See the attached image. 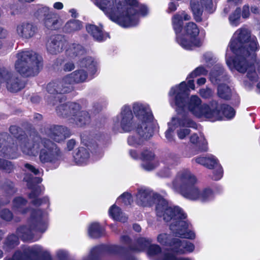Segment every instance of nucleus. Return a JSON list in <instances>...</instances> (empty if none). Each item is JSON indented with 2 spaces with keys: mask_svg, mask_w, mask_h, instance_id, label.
I'll return each mask as SVG.
<instances>
[{
  "mask_svg": "<svg viewBox=\"0 0 260 260\" xmlns=\"http://www.w3.org/2000/svg\"><path fill=\"white\" fill-rule=\"evenodd\" d=\"M96 4L112 21L124 27L137 25L139 14L144 16L147 12L136 0H96Z\"/></svg>",
  "mask_w": 260,
  "mask_h": 260,
  "instance_id": "obj_3",
  "label": "nucleus"
},
{
  "mask_svg": "<svg viewBox=\"0 0 260 260\" xmlns=\"http://www.w3.org/2000/svg\"><path fill=\"white\" fill-rule=\"evenodd\" d=\"M136 198L137 204L141 206H151L155 203L157 216L166 222H171L170 229L175 236L190 239L195 238V233L188 230L189 223L185 220L186 215L180 208L170 206L161 196L146 189L139 190Z\"/></svg>",
  "mask_w": 260,
  "mask_h": 260,
  "instance_id": "obj_1",
  "label": "nucleus"
},
{
  "mask_svg": "<svg viewBox=\"0 0 260 260\" xmlns=\"http://www.w3.org/2000/svg\"><path fill=\"white\" fill-rule=\"evenodd\" d=\"M229 47L236 55L235 59L232 60L227 58L226 54V62L229 68L231 70L235 69L241 73L247 71V77L251 81H256L257 76L252 66L255 59V51L258 49L256 38H251L247 29L239 28L234 33Z\"/></svg>",
  "mask_w": 260,
  "mask_h": 260,
  "instance_id": "obj_2",
  "label": "nucleus"
},
{
  "mask_svg": "<svg viewBox=\"0 0 260 260\" xmlns=\"http://www.w3.org/2000/svg\"><path fill=\"white\" fill-rule=\"evenodd\" d=\"M184 31L187 37H189V40L185 37H177L178 43L183 48L190 50L194 46H199V42L196 38L199 34V29L196 24L190 22L186 23L184 28Z\"/></svg>",
  "mask_w": 260,
  "mask_h": 260,
  "instance_id": "obj_12",
  "label": "nucleus"
},
{
  "mask_svg": "<svg viewBox=\"0 0 260 260\" xmlns=\"http://www.w3.org/2000/svg\"><path fill=\"white\" fill-rule=\"evenodd\" d=\"M0 169L10 173L14 170V165L11 161L0 158Z\"/></svg>",
  "mask_w": 260,
  "mask_h": 260,
  "instance_id": "obj_51",
  "label": "nucleus"
},
{
  "mask_svg": "<svg viewBox=\"0 0 260 260\" xmlns=\"http://www.w3.org/2000/svg\"><path fill=\"white\" fill-rule=\"evenodd\" d=\"M44 26L48 29L55 30L62 24L61 20L58 14L51 12L43 19Z\"/></svg>",
  "mask_w": 260,
  "mask_h": 260,
  "instance_id": "obj_22",
  "label": "nucleus"
},
{
  "mask_svg": "<svg viewBox=\"0 0 260 260\" xmlns=\"http://www.w3.org/2000/svg\"><path fill=\"white\" fill-rule=\"evenodd\" d=\"M79 66L82 69L77 70L68 75V76H70L73 83H80L86 81L88 74L83 68L86 69L91 75L94 74L96 71L95 62L90 57H86L81 59L79 61Z\"/></svg>",
  "mask_w": 260,
  "mask_h": 260,
  "instance_id": "obj_11",
  "label": "nucleus"
},
{
  "mask_svg": "<svg viewBox=\"0 0 260 260\" xmlns=\"http://www.w3.org/2000/svg\"><path fill=\"white\" fill-rule=\"evenodd\" d=\"M19 143L25 154L36 156L40 151L39 159L42 163L58 165L61 158V152L56 145L39 136H30L29 138L23 136L19 140Z\"/></svg>",
  "mask_w": 260,
  "mask_h": 260,
  "instance_id": "obj_5",
  "label": "nucleus"
},
{
  "mask_svg": "<svg viewBox=\"0 0 260 260\" xmlns=\"http://www.w3.org/2000/svg\"><path fill=\"white\" fill-rule=\"evenodd\" d=\"M133 111L139 121L137 123V131L142 136L150 138L153 134L152 121L153 116L149 106L144 104L136 103L133 105Z\"/></svg>",
  "mask_w": 260,
  "mask_h": 260,
  "instance_id": "obj_8",
  "label": "nucleus"
},
{
  "mask_svg": "<svg viewBox=\"0 0 260 260\" xmlns=\"http://www.w3.org/2000/svg\"><path fill=\"white\" fill-rule=\"evenodd\" d=\"M46 90L52 96L48 100L50 104L55 105L61 103L62 98L60 95L68 93L73 90V83L70 76L67 75L61 80L52 82L48 84Z\"/></svg>",
  "mask_w": 260,
  "mask_h": 260,
  "instance_id": "obj_9",
  "label": "nucleus"
},
{
  "mask_svg": "<svg viewBox=\"0 0 260 260\" xmlns=\"http://www.w3.org/2000/svg\"><path fill=\"white\" fill-rule=\"evenodd\" d=\"M110 215L114 219L120 222H125L127 217L123 213L121 209L115 205H113L109 210Z\"/></svg>",
  "mask_w": 260,
  "mask_h": 260,
  "instance_id": "obj_29",
  "label": "nucleus"
},
{
  "mask_svg": "<svg viewBox=\"0 0 260 260\" xmlns=\"http://www.w3.org/2000/svg\"><path fill=\"white\" fill-rule=\"evenodd\" d=\"M186 90L185 82H182L178 86L172 87L169 92L170 97L175 96L171 100V105L172 107H176L178 113L187 107L197 117L208 119L212 121L220 119L221 114L217 110L216 102H212L210 105H202L201 100L198 96L192 95L186 103L184 100Z\"/></svg>",
  "mask_w": 260,
  "mask_h": 260,
  "instance_id": "obj_4",
  "label": "nucleus"
},
{
  "mask_svg": "<svg viewBox=\"0 0 260 260\" xmlns=\"http://www.w3.org/2000/svg\"><path fill=\"white\" fill-rule=\"evenodd\" d=\"M90 116L88 112L85 111H78L74 116H72L70 119V122L75 123L78 126H83L89 123Z\"/></svg>",
  "mask_w": 260,
  "mask_h": 260,
  "instance_id": "obj_23",
  "label": "nucleus"
},
{
  "mask_svg": "<svg viewBox=\"0 0 260 260\" xmlns=\"http://www.w3.org/2000/svg\"><path fill=\"white\" fill-rule=\"evenodd\" d=\"M27 202V201L22 197H16L13 201L12 209L16 214L24 215L28 210L26 207Z\"/></svg>",
  "mask_w": 260,
  "mask_h": 260,
  "instance_id": "obj_25",
  "label": "nucleus"
},
{
  "mask_svg": "<svg viewBox=\"0 0 260 260\" xmlns=\"http://www.w3.org/2000/svg\"><path fill=\"white\" fill-rule=\"evenodd\" d=\"M162 260H190L187 258L177 257L171 253H166L164 255Z\"/></svg>",
  "mask_w": 260,
  "mask_h": 260,
  "instance_id": "obj_59",
  "label": "nucleus"
},
{
  "mask_svg": "<svg viewBox=\"0 0 260 260\" xmlns=\"http://www.w3.org/2000/svg\"><path fill=\"white\" fill-rule=\"evenodd\" d=\"M241 10L240 8H236L234 12L229 16V21L230 24L234 26H237L239 24L240 18Z\"/></svg>",
  "mask_w": 260,
  "mask_h": 260,
  "instance_id": "obj_47",
  "label": "nucleus"
},
{
  "mask_svg": "<svg viewBox=\"0 0 260 260\" xmlns=\"http://www.w3.org/2000/svg\"><path fill=\"white\" fill-rule=\"evenodd\" d=\"M118 201H121L124 205H130L133 201L131 194L127 192L123 193L118 199Z\"/></svg>",
  "mask_w": 260,
  "mask_h": 260,
  "instance_id": "obj_55",
  "label": "nucleus"
},
{
  "mask_svg": "<svg viewBox=\"0 0 260 260\" xmlns=\"http://www.w3.org/2000/svg\"><path fill=\"white\" fill-rule=\"evenodd\" d=\"M75 68L74 64L72 62H67L63 66V70L66 72H69Z\"/></svg>",
  "mask_w": 260,
  "mask_h": 260,
  "instance_id": "obj_64",
  "label": "nucleus"
},
{
  "mask_svg": "<svg viewBox=\"0 0 260 260\" xmlns=\"http://www.w3.org/2000/svg\"><path fill=\"white\" fill-rule=\"evenodd\" d=\"M16 148L15 147H4L0 151V156L14 158L16 157Z\"/></svg>",
  "mask_w": 260,
  "mask_h": 260,
  "instance_id": "obj_46",
  "label": "nucleus"
},
{
  "mask_svg": "<svg viewBox=\"0 0 260 260\" xmlns=\"http://www.w3.org/2000/svg\"><path fill=\"white\" fill-rule=\"evenodd\" d=\"M142 158L145 162L142 164V167L146 171H151L158 166V161L155 158L154 154L148 150L144 151L141 154Z\"/></svg>",
  "mask_w": 260,
  "mask_h": 260,
  "instance_id": "obj_21",
  "label": "nucleus"
},
{
  "mask_svg": "<svg viewBox=\"0 0 260 260\" xmlns=\"http://www.w3.org/2000/svg\"><path fill=\"white\" fill-rule=\"evenodd\" d=\"M80 109V107L78 104L69 103L58 106L56 112L59 116L67 118L70 121L71 117L74 116Z\"/></svg>",
  "mask_w": 260,
  "mask_h": 260,
  "instance_id": "obj_19",
  "label": "nucleus"
},
{
  "mask_svg": "<svg viewBox=\"0 0 260 260\" xmlns=\"http://www.w3.org/2000/svg\"><path fill=\"white\" fill-rule=\"evenodd\" d=\"M218 94L222 99L228 100L231 96V90L225 84H221L218 87Z\"/></svg>",
  "mask_w": 260,
  "mask_h": 260,
  "instance_id": "obj_43",
  "label": "nucleus"
},
{
  "mask_svg": "<svg viewBox=\"0 0 260 260\" xmlns=\"http://www.w3.org/2000/svg\"><path fill=\"white\" fill-rule=\"evenodd\" d=\"M214 198L213 191L208 188H206L200 191L198 201L202 202H207L212 200Z\"/></svg>",
  "mask_w": 260,
  "mask_h": 260,
  "instance_id": "obj_36",
  "label": "nucleus"
},
{
  "mask_svg": "<svg viewBox=\"0 0 260 260\" xmlns=\"http://www.w3.org/2000/svg\"><path fill=\"white\" fill-rule=\"evenodd\" d=\"M250 14L249 7L247 5H245L243 7L242 16L244 18H247L249 17Z\"/></svg>",
  "mask_w": 260,
  "mask_h": 260,
  "instance_id": "obj_63",
  "label": "nucleus"
},
{
  "mask_svg": "<svg viewBox=\"0 0 260 260\" xmlns=\"http://www.w3.org/2000/svg\"><path fill=\"white\" fill-rule=\"evenodd\" d=\"M24 166L27 169L33 173L35 175H38L40 173L39 169H36L35 167L29 164H25Z\"/></svg>",
  "mask_w": 260,
  "mask_h": 260,
  "instance_id": "obj_62",
  "label": "nucleus"
},
{
  "mask_svg": "<svg viewBox=\"0 0 260 260\" xmlns=\"http://www.w3.org/2000/svg\"><path fill=\"white\" fill-rule=\"evenodd\" d=\"M173 168H170V167L164 165V168L161 169L158 172V175L162 177H169L171 174V170Z\"/></svg>",
  "mask_w": 260,
  "mask_h": 260,
  "instance_id": "obj_58",
  "label": "nucleus"
},
{
  "mask_svg": "<svg viewBox=\"0 0 260 260\" xmlns=\"http://www.w3.org/2000/svg\"><path fill=\"white\" fill-rule=\"evenodd\" d=\"M200 189L196 184L181 190L180 193L185 198L191 201H198Z\"/></svg>",
  "mask_w": 260,
  "mask_h": 260,
  "instance_id": "obj_26",
  "label": "nucleus"
},
{
  "mask_svg": "<svg viewBox=\"0 0 260 260\" xmlns=\"http://www.w3.org/2000/svg\"><path fill=\"white\" fill-rule=\"evenodd\" d=\"M0 217L6 221H10L13 218L12 212L8 209H4L0 212Z\"/></svg>",
  "mask_w": 260,
  "mask_h": 260,
  "instance_id": "obj_53",
  "label": "nucleus"
},
{
  "mask_svg": "<svg viewBox=\"0 0 260 260\" xmlns=\"http://www.w3.org/2000/svg\"><path fill=\"white\" fill-rule=\"evenodd\" d=\"M148 253L151 256H156L158 254H160L161 256V260H162L164 255L166 253H170L167 252L162 254L161 253V248L160 247V246L156 244H152L149 246L148 248Z\"/></svg>",
  "mask_w": 260,
  "mask_h": 260,
  "instance_id": "obj_49",
  "label": "nucleus"
},
{
  "mask_svg": "<svg viewBox=\"0 0 260 260\" xmlns=\"http://www.w3.org/2000/svg\"><path fill=\"white\" fill-rule=\"evenodd\" d=\"M48 136L56 142L64 141L69 136V132L66 127L60 125L51 126L48 133Z\"/></svg>",
  "mask_w": 260,
  "mask_h": 260,
  "instance_id": "obj_20",
  "label": "nucleus"
},
{
  "mask_svg": "<svg viewBox=\"0 0 260 260\" xmlns=\"http://www.w3.org/2000/svg\"><path fill=\"white\" fill-rule=\"evenodd\" d=\"M3 189L9 194H13L16 191L14 188L13 183L11 181L6 182L3 186Z\"/></svg>",
  "mask_w": 260,
  "mask_h": 260,
  "instance_id": "obj_57",
  "label": "nucleus"
},
{
  "mask_svg": "<svg viewBox=\"0 0 260 260\" xmlns=\"http://www.w3.org/2000/svg\"><path fill=\"white\" fill-rule=\"evenodd\" d=\"M82 27V22L78 20H72L68 22L64 27V30L67 32H72L80 30Z\"/></svg>",
  "mask_w": 260,
  "mask_h": 260,
  "instance_id": "obj_34",
  "label": "nucleus"
},
{
  "mask_svg": "<svg viewBox=\"0 0 260 260\" xmlns=\"http://www.w3.org/2000/svg\"><path fill=\"white\" fill-rule=\"evenodd\" d=\"M136 131H137V127H136ZM136 132L141 138H138V136L132 135L129 136L127 139L128 144L136 147L141 145L143 143L144 140L148 139L142 136L137 131Z\"/></svg>",
  "mask_w": 260,
  "mask_h": 260,
  "instance_id": "obj_41",
  "label": "nucleus"
},
{
  "mask_svg": "<svg viewBox=\"0 0 260 260\" xmlns=\"http://www.w3.org/2000/svg\"><path fill=\"white\" fill-rule=\"evenodd\" d=\"M196 162L202 165L209 169H211L214 165L209 164L208 162H212L213 164H216L217 159L213 156L210 157H199L194 159Z\"/></svg>",
  "mask_w": 260,
  "mask_h": 260,
  "instance_id": "obj_40",
  "label": "nucleus"
},
{
  "mask_svg": "<svg viewBox=\"0 0 260 260\" xmlns=\"http://www.w3.org/2000/svg\"><path fill=\"white\" fill-rule=\"evenodd\" d=\"M89 156V154L87 150L85 148L81 147L74 155V158L76 163L78 165H83L86 162Z\"/></svg>",
  "mask_w": 260,
  "mask_h": 260,
  "instance_id": "obj_28",
  "label": "nucleus"
},
{
  "mask_svg": "<svg viewBox=\"0 0 260 260\" xmlns=\"http://www.w3.org/2000/svg\"><path fill=\"white\" fill-rule=\"evenodd\" d=\"M185 127V126H179V128L177 131V136L180 139H184L190 133V129L187 128H184ZM186 127H187L186 126Z\"/></svg>",
  "mask_w": 260,
  "mask_h": 260,
  "instance_id": "obj_54",
  "label": "nucleus"
},
{
  "mask_svg": "<svg viewBox=\"0 0 260 260\" xmlns=\"http://www.w3.org/2000/svg\"><path fill=\"white\" fill-rule=\"evenodd\" d=\"M16 71L24 77L34 76L42 68V58L33 51H22L17 54Z\"/></svg>",
  "mask_w": 260,
  "mask_h": 260,
  "instance_id": "obj_6",
  "label": "nucleus"
},
{
  "mask_svg": "<svg viewBox=\"0 0 260 260\" xmlns=\"http://www.w3.org/2000/svg\"><path fill=\"white\" fill-rule=\"evenodd\" d=\"M66 44V41L61 36H52L46 44L47 51L51 54H57L63 51Z\"/></svg>",
  "mask_w": 260,
  "mask_h": 260,
  "instance_id": "obj_18",
  "label": "nucleus"
},
{
  "mask_svg": "<svg viewBox=\"0 0 260 260\" xmlns=\"http://www.w3.org/2000/svg\"><path fill=\"white\" fill-rule=\"evenodd\" d=\"M218 108L217 110L220 112L221 114V118L218 120H221L222 119V115L223 114L225 117L229 119H231L233 118L235 114V111L234 109L228 106L225 105H219L217 103Z\"/></svg>",
  "mask_w": 260,
  "mask_h": 260,
  "instance_id": "obj_31",
  "label": "nucleus"
},
{
  "mask_svg": "<svg viewBox=\"0 0 260 260\" xmlns=\"http://www.w3.org/2000/svg\"><path fill=\"white\" fill-rule=\"evenodd\" d=\"M104 229L98 223H92L88 228L89 235L92 238H99L104 234Z\"/></svg>",
  "mask_w": 260,
  "mask_h": 260,
  "instance_id": "obj_30",
  "label": "nucleus"
},
{
  "mask_svg": "<svg viewBox=\"0 0 260 260\" xmlns=\"http://www.w3.org/2000/svg\"><path fill=\"white\" fill-rule=\"evenodd\" d=\"M152 242L151 239L140 238L137 239L136 244L132 247L133 250L141 251L147 247Z\"/></svg>",
  "mask_w": 260,
  "mask_h": 260,
  "instance_id": "obj_33",
  "label": "nucleus"
},
{
  "mask_svg": "<svg viewBox=\"0 0 260 260\" xmlns=\"http://www.w3.org/2000/svg\"><path fill=\"white\" fill-rule=\"evenodd\" d=\"M200 94L202 97L205 99L209 98L212 95V92L209 88L201 89L200 90Z\"/></svg>",
  "mask_w": 260,
  "mask_h": 260,
  "instance_id": "obj_60",
  "label": "nucleus"
},
{
  "mask_svg": "<svg viewBox=\"0 0 260 260\" xmlns=\"http://www.w3.org/2000/svg\"><path fill=\"white\" fill-rule=\"evenodd\" d=\"M22 79L6 68L0 69V90L6 89L9 92L16 93L25 87Z\"/></svg>",
  "mask_w": 260,
  "mask_h": 260,
  "instance_id": "obj_10",
  "label": "nucleus"
},
{
  "mask_svg": "<svg viewBox=\"0 0 260 260\" xmlns=\"http://www.w3.org/2000/svg\"><path fill=\"white\" fill-rule=\"evenodd\" d=\"M180 161V157L176 154L171 153L167 156L163 161L164 165L174 168Z\"/></svg>",
  "mask_w": 260,
  "mask_h": 260,
  "instance_id": "obj_37",
  "label": "nucleus"
},
{
  "mask_svg": "<svg viewBox=\"0 0 260 260\" xmlns=\"http://www.w3.org/2000/svg\"><path fill=\"white\" fill-rule=\"evenodd\" d=\"M30 227L21 226L17 229V234L23 241L33 239L34 232H44L47 229V214L40 209L34 210L29 220Z\"/></svg>",
  "mask_w": 260,
  "mask_h": 260,
  "instance_id": "obj_7",
  "label": "nucleus"
},
{
  "mask_svg": "<svg viewBox=\"0 0 260 260\" xmlns=\"http://www.w3.org/2000/svg\"><path fill=\"white\" fill-rule=\"evenodd\" d=\"M174 245L173 251L179 253L192 252L194 249V245L186 240L176 239L173 242Z\"/></svg>",
  "mask_w": 260,
  "mask_h": 260,
  "instance_id": "obj_24",
  "label": "nucleus"
},
{
  "mask_svg": "<svg viewBox=\"0 0 260 260\" xmlns=\"http://www.w3.org/2000/svg\"><path fill=\"white\" fill-rule=\"evenodd\" d=\"M197 179L196 176L187 169L180 171L173 182V185L176 189L181 190L196 184Z\"/></svg>",
  "mask_w": 260,
  "mask_h": 260,
  "instance_id": "obj_14",
  "label": "nucleus"
},
{
  "mask_svg": "<svg viewBox=\"0 0 260 260\" xmlns=\"http://www.w3.org/2000/svg\"><path fill=\"white\" fill-rule=\"evenodd\" d=\"M190 5L194 18L197 22L202 21L203 9L209 13H212L215 10L213 0H200V4L190 0Z\"/></svg>",
  "mask_w": 260,
  "mask_h": 260,
  "instance_id": "obj_16",
  "label": "nucleus"
},
{
  "mask_svg": "<svg viewBox=\"0 0 260 260\" xmlns=\"http://www.w3.org/2000/svg\"><path fill=\"white\" fill-rule=\"evenodd\" d=\"M24 166L27 169L33 173L35 175H38L40 173L39 169H36L35 167L29 164H25Z\"/></svg>",
  "mask_w": 260,
  "mask_h": 260,
  "instance_id": "obj_61",
  "label": "nucleus"
},
{
  "mask_svg": "<svg viewBox=\"0 0 260 260\" xmlns=\"http://www.w3.org/2000/svg\"><path fill=\"white\" fill-rule=\"evenodd\" d=\"M224 76L223 69L219 68V72L217 71H213L210 74V80L214 84H218V81H222Z\"/></svg>",
  "mask_w": 260,
  "mask_h": 260,
  "instance_id": "obj_45",
  "label": "nucleus"
},
{
  "mask_svg": "<svg viewBox=\"0 0 260 260\" xmlns=\"http://www.w3.org/2000/svg\"><path fill=\"white\" fill-rule=\"evenodd\" d=\"M169 128L166 132V137L169 140H172L173 132L179 126H187L191 127L192 128H196V123L190 119L189 117L185 115H178L176 117L172 118L171 121L168 123Z\"/></svg>",
  "mask_w": 260,
  "mask_h": 260,
  "instance_id": "obj_15",
  "label": "nucleus"
},
{
  "mask_svg": "<svg viewBox=\"0 0 260 260\" xmlns=\"http://www.w3.org/2000/svg\"><path fill=\"white\" fill-rule=\"evenodd\" d=\"M39 193L37 190H33L29 194V198L32 199L31 203L33 205L36 206L41 205L44 202H46L48 201L47 199H39L37 198V196H39Z\"/></svg>",
  "mask_w": 260,
  "mask_h": 260,
  "instance_id": "obj_50",
  "label": "nucleus"
},
{
  "mask_svg": "<svg viewBox=\"0 0 260 260\" xmlns=\"http://www.w3.org/2000/svg\"><path fill=\"white\" fill-rule=\"evenodd\" d=\"M25 253L30 256L38 255L40 254H46L48 253L47 251H45L42 247L39 245H35L32 247H28L25 249Z\"/></svg>",
  "mask_w": 260,
  "mask_h": 260,
  "instance_id": "obj_38",
  "label": "nucleus"
},
{
  "mask_svg": "<svg viewBox=\"0 0 260 260\" xmlns=\"http://www.w3.org/2000/svg\"><path fill=\"white\" fill-rule=\"evenodd\" d=\"M67 51L68 54L72 57L81 56L85 52L81 45L76 44L72 45Z\"/></svg>",
  "mask_w": 260,
  "mask_h": 260,
  "instance_id": "obj_35",
  "label": "nucleus"
},
{
  "mask_svg": "<svg viewBox=\"0 0 260 260\" xmlns=\"http://www.w3.org/2000/svg\"><path fill=\"white\" fill-rule=\"evenodd\" d=\"M172 23L175 32H180L183 25L182 16L179 14L175 15L172 18Z\"/></svg>",
  "mask_w": 260,
  "mask_h": 260,
  "instance_id": "obj_44",
  "label": "nucleus"
},
{
  "mask_svg": "<svg viewBox=\"0 0 260 260\" xmlns=\"http://www.w3.org/2000/svg\"><path fill=\"white\" fill-rule=\"evenodd\" d=\"M18 244V238L14 235L7 237L4 243V248L8 250Z\"/></svg>",
  "mask_w": 260,
  "mask_h": 260,
  "instance_id": "obj_39",
  "label": "nucleus"
},
{
  "mask_svg": "<svg viewBox=\"0 0 260 260\" xmlns=\"http://www.w3.org/2000/svg\"><path fill=\"white\" fill-rule=\"evenodd\" d=\"M208 71L202 66L197 68L192 71L188 76V78H193L198 76L205 75L207 74Z\"/></svg>",
  "mask_w": 260,
  "mask_h": 260,
  "instance_id": "obj_52",
  "label": "nucleus"
},
{
  "mask_svg": "<svg viewBox=\"0 0 260 260\" xmlns=\"http://www.w3.org/2000/svg\"><path fill=\"white\" fill-rule=\"evenodd\" d=\"M133 118L131 107L125 105L122 107L120 115L114 121V125L118 126L120 122L121 128L124 132H130L137 127L135 126Z\"/></svg>",
  "mask_w": 260,
  "mask_h": 260,
  "instance_id": "obj_13",
  "label": "nucleus"
},
{
  "mask_svg": "<svg viewBox=\"0 0 260 260\" xmlns=\"http://www.w3.org/2000/svg\"><path fill=\"white\" fill-rule=\"evenodd\" d=\"M86 30L95 40L98 41H103L106 37L103 34L102 28L96 25L88 24L86 26Z\"/></svg>",
  "mask_w": 260,
  "mask_h": 260,
  "instance_id": "obj_27",
  "label": "nucleus"
},
{
  "mask_svg": "<svg viewBox=\"0 0 260 260\" xmlns=\"http://www.w3.org/2000/svg\"><path fill=\"white\" fill-rule=\"evenodd\" d=\"M176 239H171V236L167 233H160L157 237V241L160 244L165 246H169L172 247L173 250L174 245L173 242Z\"/></svg>",
  "mask_w": 260,
  "mask_h": 260,
  "instance_id": "obj_32",
  "label": "nucleus"
},
{
  "mask_svg": "<svg viewBox=\"0 0 260 260\" xmlns=\"http://www.w3.org/2000/svg\"><path fill=\"white\" fill-rule=\"evenodd\" d=\"M211 169H214L212 178L214 180L220 179L222 177L223 170L221 166L218 163L217 160H216V164H214V166Z\"/></svg>",
  "mask_w": 260,
  "mask_h": 260,
  "instance_id": "obj_48",
  "label": "nucleus"
},
{
  "mask_svg": "<svg viewBox=\"0 0 260 260\" xmlns=\"http://www.w3.org/2000/svg\"><path fill=\"white\" fill-rule=\"evenodd\" d=\"M24 12V8L22 6L13 5L11 7V14L12 15H17L22 14Z\"/></svg>",
  "mask_w": 260,
  "mask_h": 260,
  "instance_id": "obj_56",
  "label": "nucleus"
},
{
  "mask_svg": "<svg viewBox=\"0 0 260 260\" xmlns=\"http://www.w3.org/2000/svg\"><path fill=\"white\" fill-rule=\"evenodd\" d=\"M38 32V28L32 22H22L16 25V34L20 38L24 40H29L34 38Z\"/></svg>",
  "mask_w": 260,
  "mask_h": 260,
  "instance_id": "obj_17",
  "label": "nucleus"
},
{
  "mask_svg": "<svg viewBox=\"0 0 260 260\" xmlns=\"http://www.w3.org/2000/svg\"><path fill=\"white\" fill-rule=\"evenodd\" d=\"M51 12L48 7L42 5H38L37 7L36 12L34 13V15L38 18L43 17L44 18L49 13H51Z\"/></svg>",
  "mask_w": 260,
  "mask_h": 260,
  "instance_id": "obj_42",
  "label": "nucleus"
}]
</instances>
